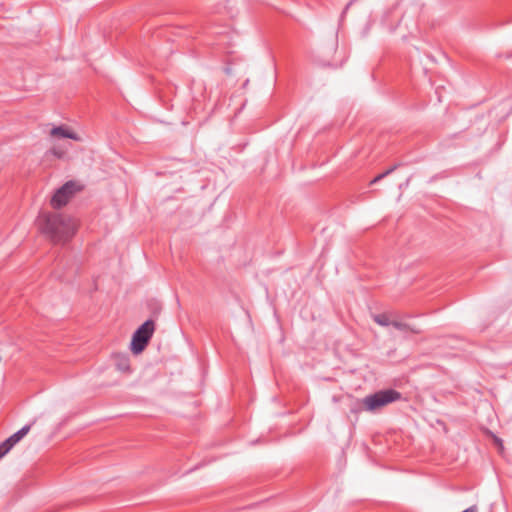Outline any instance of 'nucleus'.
Segmentation results:
<instances>
[{
    "mask_svg": "<svg viewBox=\"0 0 512 512\" xmlns=\"http://www.w3.org/2000/svg\"><path fill=\"white\" fill-rule=\"evenodd\" d=\"M50 153H52L54 156H56L57 158H61L64 154L63 151H58L56 149H52L50 150Z\"/></svg>",
    "mask_w": 512,
    "mask_h": 512,
    "instance_id": "nucleus-13",
    "label": "nucleus"
},
{
    "mask_svg": "<svg viewBox=\"0 0 512 512\" xmlns=\"http://www.w3.org/2000/svg\"><path fill=\"white\" fill-rule=\"evenodd\" d=\"M31 424L24 425L20 430L12 434L6 440L0 443V455L4 457L7 455L15 445H17L24 437L28 435L31 430Z\"/></svg>",
    "mask_w": 512,
    "mask_h": 512,
    "instance_id": "nucleus-6",
    "label": "nucleus"
},
{
    "mask_svg": "<svg viewBox=\"0 0 512 512\" xmlns=\"http://www.w3.org/2000/svg\"><path fill=\"white\" fill-rule=\"evenodd\" d=\"M398 165H394L387 169L384 173H387V176L390 175L392 172H394L397 169Z\"/></svg>",
    "mask_w": 512,
    "mask_h": 512,
    "instance_id": "nucleus-15",
    "label": "nucleus"
},
{
    "mask_svg": "<svg viewBox=\"0 0 512 512\" xmlns=\"http://www.w3.org/2000/svg\"><path fill=\"white\" fill-rule=\"evenodd\" d=\"M401 393L394 389H386L370 394L363 399V405L368 411L378 410L390 403L400 400Z\"/></svg>",
    "mask_w": 512,
    "mask_h": 512,
    "instance_id": "nucleus-2",
    "label": "nucleus"
},
{
    "mask_svg": "<svg viewBox=\"0 0 512 512\" xmlns=\"http://www.w3.org/2000/svg\"><path fill=\"white\" fill-rule=\"evenodd\" d=\"M373 320L380 326H390L392 321L390 320L389 316L385 313L376 314L373 315Z\"/></svg>",
    "mask_w": 512,
    "mask_h": 512,
    "instance_id": "nucleus-10",
    "label": "nucleus"
},
{
    "mask_svg": "<svg viewBox=\"0 0 512 512\" xmlns=\"http://www.w3.org/2000/svg\"><path fill=\"white\" fill-rule=\"evenodd\" d=\"M387 177V173H381L379 175H377L374 179L371 180L370 184H375L377 182H379L380 180H382L383 178Z\"/></svg>",
    "mask_w": 512,
    "mask_h": 512,
    "instance_id": "nucleus-11",
    "label": "nucleus"
},
{
    "mask_svg": "<svg viewBox=\"0 0 512 512\" xmlns=\"http://www.w3.org/2000/svg\"><path fill=\"white\" fill-rule=\"evenodd\" d=\"M356 0H350L347 5L345 6L343 12H342V15L341 17H344L347 13V11L349 10L350 6L355 2Z\"/></svg>",
    "mask_w": 512,
    "mask_h": 512,
    "instance_id": "nucleus-12",
    "label": "nucleus"
},
{
    "mask_svg": "<svg viewBox=\"0 0 512 512\" xmlns=\"http://www.w3.org/2000/svg\"><path fill=\"white\" fill-rule=\"evenodd\" d=\"M81 186L75 181H67L64 185L58 188L51 198V206L55 209H59L65 206L76 192L81 190Z\"/></svg>",
    "mask_w": 512,
    "mask_h": 512,
    "instance_id": "nucleus-4",
    "label": "nucleus"
},
{
    "mask_svg": "<svg viewBox=\"0 0 512 512\" xmlns=\"http://www.w3.org/2000/svg\"><path fill=\"white\" fill-rule=\"evenodd\" d=\"M116 367L122 372L130 371V360L126 355H118L116 357Z\"/></svg>",
    "mask_w": 512,
    "mask_h": 512,
    "instance_id": "nucleus-8",
    "label": "nucleus"
},
{
    "mask_svg": "<svg viewBox=\"0 0 512 512\" xmlns=\"http://www.w3.org/2000/svg\"><path fill=\"white\" fill-rule=\"evenodd\" d=\"M155 330L153 320H146L133 334L131 341V351L134 354L141 353L148 345Z\"/></svg>",
    "mask_w": 512,
    "mask_h": 512,
    "instance_id": "nucleus-3",
    "label": "nucleus"
},
{
    "mask_svg": "<svg viewBox=\"0 0 512 512\" xmlns=\"http://www.w3.org/2000/svg\"><path fill=\"white\" fill-rule=\"evenodd\" d=\"M391 326L400 331H410L414 334H419L421 331L414 327H411L409 324L401 322V321H392Z\"/></svg>",
    "mask_w": 512,
    "mask_h": 512,
    "instance_id": "nucleus-9",
    "label": "nucleus"
},
{
    "mask_svg": "<svg viewBox=\"0 0 512 512\" xmlns=\"http://www.w3.org/2000/svg\"><path fill=\"white\" fill-rule=\"evenodd\" d=\"M462 512H478V507L476 505H472L469 508L465 509Z\"/></svg>",
    "mask_w": 512,
    "mask_h": 512,
    "instance_id": "nucleus-14",
    "label": "nucleus"
},
{
    "mask_svg": "<svg viewBox=\"0 0 512 512\" xmlns=\"http://www.w3.org/2000/svg\"><path fill=\"white\" fill-rule=\"evenodd\" d=\"M39 222L42 232L54 243L69 241L77 230L75 219L58 213L41 214Z\"/></svg>",
    "mask_w": 512,
    "mask_h": 512,
    "instance_id": "nucleus-1",
    "label": "nucleus"
},
{
    "mask_svg": "<svg viewBox=\"0 0 512 512\" xmlns=\"http://www.w3.org/2000/svg\"><path fill=\"white\" fill-rule=\"evenodd\" d=\"M51 135L52 136H57V137H62V138H69V139H73V140H78V136L74 132L65 129L62 126L54 127L51 130Z\"/></svg>",
    "mask_w": 512,
    "mask_h": 512,
    "instance_id": "nucleus-7",
    "label": "nucleus"
},
{
    "mask_svg": "<svg viewBox=\"0 0 512 512\" xmlns=\"http://www.w3.org/2000/svg\"><path fill=\"white\" fill-rule=\"evenodd\" d=\"M31 424L24 425L20 430L12 434L6 440L0 443V455L4 457L7 455L15 445H17L24 437L28 435L31 430Z\"/></svg>",
    "mask_w": 512,
    "mask_h": 512,
    "instance_id": "nucleus-5",
    "label": "nucleus"
},
{
    "mask_svg": "<svg viewBox=\"0 0 512 512\" xmlns=\"http://www.w3.org/2000/svg\"><path fill=\"white\" fill-rule=\"evenodd\" d=\"M3 457L0 455V459H2Z\"/></svg>",
    "mask_w": 512,
    "mask_h": 512,
    "instance_id": "nucleus-16",
    "label": "nucleus"
}]
</instances>
